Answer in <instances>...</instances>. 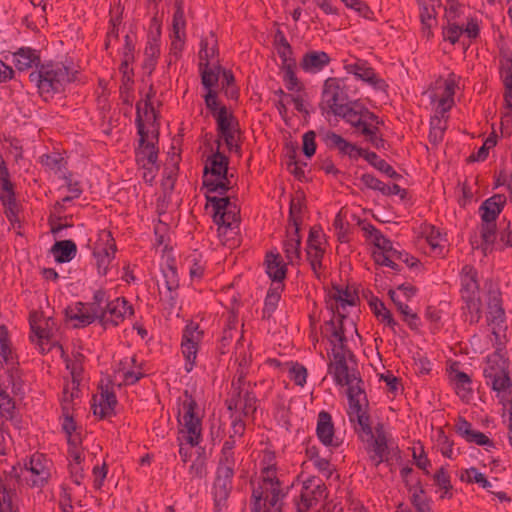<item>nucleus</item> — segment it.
I'll list each match as a JSON object with an SVG mask.
<instances>
[{"label":"nucleus","instance_id":"nucleus-1","mask_svg":"<svg viewBox=\"0 0 512 512\" xmlns=\"http://www.w3.org/2000/svg\"><path fill=\"white\" fill-rule=\"evenodd\" d=\"M262 461L261 476L257 484L253 483L251 512H282V500L287 492L277 476L275 464Z\"/></svg>","mask_w":512,"mask_h":512},{"label":"nucleus","instance_id":"nucleus-2","mask_svg":"<svg viewBox=\"0 0 512 512\" xmlns=\"http://www.w3.org/2000/svg\"><path fill=\"white\" fill-rule=\"evenodd\" d=\"M29 79L35 83L40 95L47 99L62 92L65 85L74 81L75 77L63 63L48 62L31 72Z\"/></svg>","mask_w":512,"mask_h":512},{"label":"nucleus","instance_id":"nucleus-3","mask_svg":"<svg viewBox=\"0 0 512 512\" xmlns=\"http://www.w3.org/2000/svg\"><path fill=\"white\" fill-rule=\"evenodd\" d=\"M242 459L236 454L220 453L218 457L215 480L213 483V499L216 512H222L232 490L233 478Z\"/></svg>","mask_w":512,"mask_h":512},{"label":"nucleus","instance_id":"nucleus-4","mask_svg":"<svg viewBox=\"0 0 512 512\" xmlns=\"http://www.w3.org/2000/svg\"><path fill=\"white\" fill-rule=\"evenodd\" d=\"M207 203L213 208V220L218 225V235L226 244L230 238L238 233L240 222V209L231 202L229 197H218L205 194Z\"/></svg>","mask_w":512,"mask_h":512},{"label":"nucleus","instance_id":"nucleus-5","mask_svg":"<svg viewBox=\"0 0 512 512\" xmlns=\"http://www.w3.org/2000/svg\"><path fill=\"white\" fill-rule=\"evenodd\" d=\"M229 159L219 151L209 155L203 169V187L206 194L225 195L232 188V177L228 175Z\"/></svg>","mask_w":512,"mask_h":512},{"label":"nucleus","instance_id":"nucleus-6","mask_svg":"<svg viewBox=\"0 0 512 512\" xmlns=\"http://www.w3.org/2000/svg\"><path fill=\"white\" fill-rule=\"evenodd\" d=\"M347 396L349 402L348 416L352 423H357L362 432H371L370 417L367 413L368 400L363 380L357 374L349 379Z\"/></svg>","mask_w":512,"mask_h":512},{"label":"nucleus","instance_id":"nucleus-7","mask_svg":"<svg viewBox=\"0 0 512 512\" xmlns=\"http://www.w3.org/2000/svg\"><path fill=\"white\" fill-rule=\"evenodd\" d=\"M461 298L463 309L469 315L471 324L478 323L482 314V302L479 295V281L477 270L471 265H465L460 272Z\"/></svg>","mask_w":512,"mask_h":512},{"label":"nucleus","instance_id":"nucleus-8","mask_svg":"<svg viewBox=\"0 0 512 512\" xmlns=\"http://www.w3.org/2000/svg\"><path fill=\"white\" fill-rule=\"evenodd\" d=\"M182 412L180 434L189 445L197 446L202 441V421L198 414V404L187 391L182 404Z\"/></svg>","mask_w":512,"mask_h":512},{"label":"nucleus","instance_id":"nucleus-9","mask_svg":"<svg viewBox=\"0 0 512 512\" xmlns=\"http://www.w3.org/2000/svg\"><path fill=\"white\" fill-rule=\"evenodd\" d=\"M52 462L41 453H35L24 461L22 474L31 489L42 490L51 478Z\"/></svg>","mask_w":512,"mask_h":512},{"label":"nucleus","instance_id":"nucleus-10","mask_svg":"<svg viewBox=\"0 0 512 512\" xmlns=\"http://www.w3.org/2000/svg\"><path fill=\"white\" fill-rule=\"evenodd\" d=\"M486 384L498 392L503 393L512 387L508 373V362L501 350L495 351L487 358V365L483 370Z\"/></svg>","mask_w":512,"mask_h":512},{"label":"nucleus","instance_id":"nucleus-11","mask_svg":"<svg viewBox=\"0 0 512 512\" xmlns=\"http://www.w3.org/2000/svg\"><path fill=\"white\" fill-rule=\"evenodd\" d=\"M0 202L11 226L19 225L20 205L16 199L15 185L4 160L0 161Z\"/></svg>","mask_w":512,"mask_h":512},{"label":"nucleus","instance_id":"nucleus-12","mask_svg":"<svg viewBox=\"0 0 512 512\" xmlns=\"http://www.w3.org/2000/svg\"><path fill=\"white\" fill-rule=\"evenodd\" d=\"M348 104V94L343 80L334 77L326 79L322 90L321 109L336 115Z\"/></svg>","mask_w":512,"mask_h":512},{"label":"nucleus","instance_id":"nucleus-13","mask_svg":"<svg viewBox=\"0 0 512 512\" xmlns=\"http://www.w3.org/2000/svg\"><path fill=\"white\" fill-rule=\"evenodd\" d=\"M335 116L342 117L354 128L355 133L362 136L366 132H370L369 128H371L374 123L379 120L377 115L356 102L349 103L343 107L341 112L337 113Z\"/></svg>","mask_w":512,"mask_h":512},{"label":"nucleus","instance_id":"nucleus-14","mask_svg":"<svg viewBox=\"0 0 512 512\" xmlns=\"http://www.w3.org/2000/svg\"><path fill=\"white\" fill-rule=\"evenodd\" d=\"M354 354L349 349L342 350L341 347L332 348L330 361L328 363V373L332 375L337 385L344 386L349 383V379L357 373L348 366V360L352 361Z\"/></svg>","mask_w":512,"mask_h":512},{"label":"nucleus","instance_id":"nucleus-15","mask_svg":"<svg viewBox=\"0 0 512 512\" xmlns=\"http://www.w3.org/2000/svg\"><path fill=\"white\" fill-rule=\"evenodd\" d=\"M136 125L139 135V147L136 151V160L142 166H158V150L153 142L148 141V131L145 129L144 120L142 118L141 104L137 105Z\"/></svg>","mask_w":512,"mask_h":512},{"label":"nucleus","instance_id":"nucleus-16","mask_svg":"<svg viewBox=\"0 0 512 512\" xmlns=\"http://www.w3.org/2000/svg\"><path fill=\"white\" fill-rule=\"evenodd\" d=\"M326 486L318 477L311 476L303 482L302 491L295 499L297 512H307L319 501L326 498Z\"/></svg>","mask_w":512,"mask_h":512},{"label":"nucleus","instance_id":"nucleus-17","mask_svg":"<svg viewBox=\"0 0 512 512\" xmlns=\"http://www.w3.org/2000/svg\"><path fill=\"white\" fill-rule=\"evenodd\" d=\"M217 122V129L220 136L224 139L228 149L230 151H238L240 146L238 144L239 139V123L238 120L229 113L225 106L219 108V110L213 114Z\"/></svg>","mask_w":512,"mask_h":512},{"label":"nucleus","instance_id":"nucleus-18","mask_svg":"<svg viewBox=\"0 0 512 512\" xmlns=\"http://www.w3.org/2000/svg\"><path fill=\"white\" fill-rule=\"evenodd\" d=\"M485 287L487 288V322L492 326L493 334L497 336L496 329H501L506 319L501 292L492 282L486 283Z\"/></svg>","mask_w":512,"mask_h":512},{"label":"nucleus","instance_id":"nucleus-19","mask_svg":"<svg viewBox=\"0 0 512 512\" xmlns=\"http://www.w3.org/2000/svg\"><path fill=\"white\" fill-rule=\"evenodd\" d=\"M364 433L370 438L367 449L370 453V460L373 462V464L378 466L382 462H387L390 449L383 423H378L374 429L371 428L370 433Z\"/></svg>","mask_w":512,"mask_h":512},{"label":"nucleus","instance_id":"nucleus-20","mask_svg":"<svg viewBox=\"0 0 512 512\" xmlns=\"http://www.w3.org/2000/svg\"><path fill=\"white\" fill-rule=\"evenodd\" d=\"M344 68L347 73L354 75L357 79L377 91L385 92L388 88L386 81L382 79L365 60L357 59L353 63L345 64Z\"/></svg>","mask_w":512,"mask_h":512},{"label":"nucleus","instance_id":"nucleus-21","mask_svg":"<svg viewBox=\"0 0 512 512\" xmlns=\"http://www.w3.org/2000/svg\"><path fill=\"white\" fill-rule=\"evenodd\" d=\"M201 339L202 331L199 330V325L194 322L188 323L183 331L181 342L182 353L186 360L185 370L187 372H190L194 367L198 344Z\"/></svg>","mask_w":512,"mask_h":512},{"label":"nucleus","instance_id":"nucleus-22","mask_svg":"<svg viewBox=\"0 0 512 512\" xmlns=\"http://www.w3.org/2000/svg\"><path fill=\"white\" fill-rule=\"evenodd\" d=\"M134 314L133 307L124 297L107 302L101 315V325L106 329L118 326L127 316Z\"/></svg>","mask_w":512,"mask_h":512},{"label":"nucleus","instance_id":"nucleus-23","mask_svg":"<svg viewBox=\"0 0 512 512\" xmlns=\"http://www.w3.org/2000/svg\"><path fill=\"white\" fill-rule=\"evenodd\" d=\"M256 396L247 390L231 393L230 398L226 401L228 410H240L243 416H252L256 411Z\"/></svg>","mask_w":512,"mask_h":512},{"label":"nucleus","instance_id":"nucleus-24","mask_svg":"<svg viewBox=\"0 0 512 512\" xmlns=\"http://www.w3.org/2000/svg\"><path fill=\"white\" fill-rule=\"evenodd\" d=\"M334 424L331 415L321 411L317 418L316 434L321 443L325 446L338 447L339 441L334 437Z\"/></svg>","mask_w":512,"mask_h":512},{"label":"nucleus","instance_id":"nucleus-25","mask_svg":"<svg viewBox=\"0 0 512 512\" xmlns=\"http://www.w3.org/2000/svg\"><path fill=\"white\" fill-rule=\"evenodd\" d=\"M162 275L167 290L165 298L171 306H174L178 296L179 277L173 259L166 261V264L162 267Z\"/></svg>","mask_w":512,"mask_h":512},{"label":"nucleus","instance_id":"nucleus-26","mask_svg":"<svg viewBox=\"0 0 512 512\" xmlns=\"http://www.w3.org/2000/svg\"><path fill=\"white\" fill-rule=\"evenodd\" d=\"M0 356L3 361H0L1 373L6 377V372L10 369L18 370L17 361L15 360L12 350L11 343L9 340V332L4 324L0 325Z\"/></svg>","mask_w":512,"mask_h":512},{"label":"nucleus","instance_id":"nucleus-27","mask_svg":"<svg viewBox=\"0 0 512 512\" xmlns=\"http://www.w3.org/2000/svg\"><path fill=\"white\" fill-rule=\"evenodd\" d=\"M506 202L507 197L504 194H494L483 201L479 207L481 220L483 222H490V220L496 221Z\"/></svg>","mask_w":512,"mask_h":512},{"label":"nucleus","instance_id":"nucleus-28","mask_svg":"<svg viewBox=\"0 0 512 512\" xmlns=\"http://www.w3.org/2000/svg\"><path fill=\"white\" fill-rule=\"evenodd\" d=\"M12 61L19 71L28 70L33 66H36L38 69L40 66V55L35 49L22 47L13 53Z\"/></svg>","mask_w":512,"mask_h":512},{"label":"nucleus","instance_id":"nucleus-29","mask_svg":"<svg viewBox=\"0 0 512 512\" xmlns=\"http://www.w3.org/2000/svg\"><path fill=\"white\" fill-rule=\"evenodd\" d=\"M329 55L324 51H309L300 61V67L309 73H317L330 63Z\"/></svg>","mask_w":512,"mask_h":512},{"label":"nucleus","instance_id":"nucleus-30","mask_svg":"<svg viewBox=\"0 0 512 512\" xmlns=\"http://www.w3.org/2000/svg\"><path fill=\"white\" fill-rule=\"evenodd\" d=\"M343 319L339 318L338 323L331 319L325 323V335L332 345V348L341 347L342 350L349 349L347 346V338L343 328Z\"/></svg>","mask_w":512,"mask_h":512},{"label":"nucleus","instance_id":"nucleus-31","mask_svg":"<svg viewBox=\"0 0 512 512\" xmlns=\"http://www.w3.org/2000/svg\"><path fill=\"white\" fill-rule=\"evenodd\" d=\"M117 399L115 393L108 388H102L98 403L93 405L94 414L100 418H106L114 414Z\"/></svg>","mask_w":512,"mask_h":512},{"label":"nucleus","instance_id":"nucleus-32","mask_svg":"<svg viewBox=\"0 0 512 512\" xmlns=\"http://www.w3.org/2000/svg\"><path fill=\"white\" fill-rule=\"evenodd\" d=\"M450 379L454 384L457 395L463 400H468L472 393V381L470 376L467 373L458 370L455 363L451 366Z\"/></svg>","mask_w":512,"mask_h":512},{"label":"nucleus","instance_id":"nucleus-33","mask_svg":"<svg viewBox=\"0 0 512 512\" xmlns=\"http://www.w3.org/2000/svg\"><path fill=\"white\" fill-rule=\"evenodd\" d=\"M301 237L299 228H287V236L284 241V253L290 264L300 260Z\"/></svg>","mask_w":512,"mask_h":512},{"label":"nucleus","instance_id":"nucleus-34","mask_svg":"<svg viewBox=\"0 0 512 512\" xmlns=\"http://www.w3.org/2000/svg\"><path fill=\"white\" fill-rule=\"evenodd\" d=\"M500 79L503 84V98L507 107L512 108V58L500 60Z\"/></svg>","mask_w":512,"mask_h":512},{"label":"nucleus","instance_id":"nucleus-35","mask_svg":"<svg viewBox=\"0 0 512 512\" xmlns=\"http://www.w3.org/2000/svg\"><path fill=\"white\" fill-rule=\"evenodd\" d=\"M66 317L76 321L75 327H86L93 323V317L83 302H76L65 309Z\"/></svg>","mask_w":512,"mask_h":512},{"label":"nucleus","instance_id":"nucleus-36","mask_svg":"<svg viewBox=\"0 0 512 512\" xmlns=\"http://www.w3.org/2000/svg\"><path fill=\"white\" fill-rule=\"evenodd\" d=\"M266 273L276 284H281L286 276V266L279 254L268 253L266 255Z\"/></svg>","mask_w":512,"mask_h":512},{"label":"nucleus","instance_id":"nucleus-37","mask_svg":"<svg viewBox=\"0 0 512 512\" xmlns=\"http://www.w3.org/2000/svg\"><path fill=\"white\" fill-rule=\"evenodd\" d=\"M331 298L335 301L336 310L339 318H345L343 311L346 306H355L358 301V296L355 292L349 289H335L331 294Z\"/></svg>","mask_w":512,"mask_h":512},{"label":"nucleus","instance_id":"nucleus-38","mask_svg":"<svg viewBox=\"0 0 512 512\" xmlns=\"http://www.w3.org/2000/svg\"><path fill=\"white\" fill-rule=\"evenodd\" d=\"M51 253L57 262H69L76 256L77 246L72 240L57 241L52 246Z\"/></svg>","mask_w":512,"mask_h":512},{"label":"nucleus","instance_id":"nucleus-39","mask_svg":"<svg viewBox=\"0 0 512 512\" xmlns=\"http://www.w3.org/2000/svg\"><path fill=\"white\" fill-rule=\"evenodd\" d=\"M388 295L397 307L398 311L403 315V320L407 322L408 326L413 330L417 329L419 320L418 315L412 312L409 306L404 303V301L400 298L399 293L393 289H390Z\"/></svg>","mask_w":512,"mask_h":512},{"label":"nucleus","instance_id":"nucleus-40","mask_svg":"<svg viewBox=\"0 0 512 512\" xmlns=\"http://www.w3.org/2000/svg\"><path fill=\"white\" fill-rule=\"evenodd\" d=\"M425 240L430 246L431 252L441 255L445 247L446 239L434 226L425 227L423 230Z\"/></svg>","mask_w":512,"mask_h":512},{"label":"nucleus","instance_id":"nucleus-41","mask_svg":"<svg viewBox=\"0 0 512 512\" xmlns=\"http://www.w3.org/2000/svg\"><path fill=\"white\" fill-rule=\"evenodd\" d=\"M115 244H111L109 247L96 249L93 253L96 259V265L98 268V273L100 275H106L108 271V267L114 258L115 255Z\"/></svg>","mask_w":512,"mask_h":512},{"label":"nucleus","instance_id":"nucleus-42","mask_svg":"<svg viewBox=\"0 0 512 512\" xmlns=\"http://www.w3.org/2000/svg\"><path fill=\"white\" fill-rule=\"evenodd\" d=\"M31 335L30 339L36 343L41 353H47L52 349L53 344L50 341L49 332L44 328L37 326L34 322L30 323Z\"/></svg>","mask_w":512,"mask_h":512},{"label":"nucleus","instance_id":"nucleus-43","mask_svg":"<svg viewBox=\"0 0 512 512\" xmlns=\"http://www.w3.org/2000/svg\"><path fill=\"white\" fill-rule=\"evenodd\" d=\"M370 306L379 321L386 324L394 333H396V327L398 323L394 320L389 309L386 308L385 304L375 299L370 302Z\"/></svg>","mask_w":512,"mask_h":512},{"label":"nucleus","instance_id":"nucleus-44","mask_svg":"<svg viewBox=\"0 0 512 512\" xmlns=\"http://www.w3.org/2000/svg\"><path fill=\"white\" fill-rule=\"evenodd\" d=\"M216 39L211 33L210 36L205 37L201 40L199 58V67L208 66L209 60L215 56L216 53Z\"/></svg>","mask_w":512,"mask_h":512},{"label":"nucleus","instance_id":"nucleus-45","mask_svg":"<svg viewBox=\"0 0 512 512\" xmlns=\"http://www.w3.org/2000/svg\"><path fill=\"white\" fill-rule=\"evenodd\" d=\"M282 284H276L269 288L263 308L264 317H270L276 310L279 300L281 298Z\"/></svg>","mask_w":512,"mask_h":512},{"label":"nucleus","instance_id":"nucleus-46","mask_svg":"<svg viewBox=\"0 0 512 512\" xmlns=\"http://www.w3.org/2000/svg\"><path fill=\"white\" fill-rule=\"evenodd\" d=\"M156 95V91L153 87V85H150L149 91L146 94V98L144 101H139L138 104H141L142 108V118L144 120V123L153 124L156 121V111L152 105L151 99Z\"/></svg>","mask_w":512,"mask_h":512},{"label":"nucleus","instance_id":"nucleus-47","mask_svg":"<svg viewBox=\"0 0 512 512\" xmlns=\"http://www.w3.org/2000/svg\"><path fill=\"white\" fill-rule=\"evenodd\" d=\"M322 139L328 148L336 149L342 155H345V153H347V150L349 149L351 144V142H348L342 136L333 131H327L323 135Z\"/></svg>","mask_w":512,"mask_h":512},{"label":"nucleus","instance_id":"nucleus-48","mask_svg":"<svg viewBox=\"0 0 512 512\" xmlns=\"http://www.w3.org/2000/svg\"><path fill=\"white\" fill-rule=\"evenodd\" d=\"M201 71V81L204 88L208 91H214L213 87H215L219 81L221 68L220 66L211 68L209 65L199 67Z\"/></svg>","mask_w":512,"mask_h":512},{"label":"nucleus","instance_id":"nucleus-49","mask_svg":"<svg viewBox=\"0 0 512 512\" xmlns=\"http://www.w3.org/2000/svg\"><path fill=\"white\" fill-rule=\"evenodd\" d=\"M365 160L368 161L373 167L379 171L385 173L390 178L397 179L400 175L394 170V168L388 164L384 159L379 158L375 152H369L365 154Z\"/></svg>","mask_w":512,"mask_h":512},{"label":"nucleus","instance_id":"nucleus-50","mask_svg":"<svg viewBox=\"0 0 512 512\" xmlns=\"http://www.w3.org/2000/svg\"><path fill=\"white\" fill-rule=\"evenodd\" d=\"M303 200L300 197L292 198L289 209V228H299L302 222Z\"/></svg>","mask_w":512,"mask_h":512},{"label":"nucleus","instance_id":"nucleus-51","mask_svg":"<svg viewBox=\"0 0 512 512\" xmlns=\"http://www.w3.org/2000/svg\"><path fill=\"white\" fill-rule=\"evenodd\" d=\"M461 480H466L469 483H477L485 489H489L492 486L485 475L479 472L475 467L466 469L461 475Z\"/></svg>","mask_w":512,"mask_h":512},{"label":"nucleus","instance_id":"nucleus-52","mask_svg":"<svg viewBox=\"0 0 512 512\" xmlns=\"http://www.w3.org/2000/svg\"><path fill=\"white\" fill-rule=\"evenodd\" d=\"M496 223L493 220L490 222H483L480 227V234L483 241L484 249L492 245L495 241Z\"/></svg>","mask_w":512,"mask_h":512},{"label":"nucleus","instance_id":"nucleus-53","mask_svg":"<svg viewBox=\"0 0 512 512\" xmlns=\"http://www.w3.org/2000/svg\"><path fill=\"white\" fill-rule=\"evenodd\" d=\"M383 122L379 119L377 120L374 125L369 128L370 132H366L363 136L365 139L370 142L375 148L380 149L384 147L385 141L384 139L379 135V129L380 125H382Z\"/></svg>","mask_w":512,"mask_h":512},{"label":"nucleus","instance_id":"nucleus-54","mask_svg":"<svg viewBox=\"0 0 512 512\" xmlns=\"http://www.w3.org/2000/svg\"><path fill=\"white\" fill-rule=\"evenodd\" d=\"M434 482L435 484L442 490H444V494L441 496L442 498L446 497L448 492L452 489L450 476L444 467H441L434 474Z\"/></svg>","mask_w":512,"mask_h":512},{"label":"nucleus","instance_id":"nucleus-55","mask_svg":"<svg viewBox=\"0 0 512 512\" xmlns=\"http://www.w3.org/2000/svg\"><path fill=\"white\" fill-rule=\"evenodd\" d=\"M409 490L412 492V504L416 510L418 512H429V506L425 500L422 487L414 486L413 488H409Z\"/></svg>","mask_w":512,"mask_h":512},{"label":"nucleus","instance_id":"nucleus-56","mask_svg":"<svg viewBox=\"0 0 512 512\" xmlns=\"http://www.w3.org/2000/svg\"><path fill=\"white\" fill-rule=\"evenodd\" d=\"M462 34L463 26L457 25L455 23L448 22L447 26L443 27V39L449 41L451 44H455Z\"/></svg>","mask_w":512,"mask_h":512},{"label":"nucleus","instance_id":"nucleus-57","mask_svg":"<svg viewBox=\"0 0 512 512\" xmlns=\"http://www.w3.org/2000/svg\"><path fill=\"white\" fill-rule=\"evenodd\" d=\"M455 430L462 438H464L469 443L473 438L474 433L476 432V430L472 428L471 423L468 422L463 417H459L457 419V422L455 424Z\"/></svg>","mask_w":512,"mask_h":512},{"label":"nucleus","instance_id":"nucleus-58","mask_svg":"<svg viewBox=\"0 0 512 512\" xmlns=\"http://www.w3.org/2000/svg\"><path fill=\"white\" fill-rule=\"evenodd\" d=\"M310 461L312 462L313 466L320 472L324 477L329 479L333 474V468L330 462L320 457L319 455L310 456Z\"/></svg>","mask_w":512,"mask_h":512},{"label":"nucleus","instance_id":"nucleus-59","mask_svg":"<svg viewBox=\"0 0 512 512\" xmlns=\"http://www.w3.org/2000/svg\"><path fill=\"white\" fill-rule=\"evenodd\" d=\"M294 65L295 64H289V65H286L283 67V70H284L283 79L286 83V88L289 91L300 90V88H301L299 85L298 78L294 72Z\"/></svg>","mask_w":512,"mask_h":512},{"label":"nucleus","instance_id":"nucleus-60","mask_svg":"<svg viewBox=\"0 0 512 512\" xmlns=\"http://www.w3.org/2000/svg\"><path fill=\"white\" fill-rule=\"evenodd\" d=\"M290 379L298 386L303 387L307 379V369L301 364H294L289 370Z\"/></svg>","mask_w":512,"mask_h":512},{"label":"nucleus","instance_id":"nucleus-61","mask_svg":"<svg viewBox=\"0 0 512 512\" xmlns=\"http://www.w3.org/2000/svg\"><path fill=\"white\" fill-rule=\"evenodd\" d=\"M130 64L131 63H127L126 65H125V63L120 64L119 71L122 74V84L120 87L121 90H126V91L130 90L134 83V81H133L134 72H133V69L130 68Z\"/></svg>","mask_w":512,"mask_h":512},{"label":"nucleus","instance_id":"nucleus-62","mask_svg":"<svg viewBox=\"0 0 512 512\" xmlns=\"http://www.w3.org/2000/svg\"><path fill=\"white\" fill-rule=\"evenodd\" d=\"M497 245L500 250L512 247V221H508L506 227L500 231Z\"/></svg>","mask_w":512,"mask_h":512},{"label":"nucleus","instance_id":"nucleus-63","mask_svg":"<svg viewBox=\"0 0 512 512\" xmlns=\"http://www.w3.org/2000/svg\"><path fill=\"white\" fill-rule=\"evenodd\" d=\"M307 259L314 272L321 268V262L324 254L322 248H306Z\"/></svg>","mask_w":512,"mask_h":512},{"label":"nucleus","instance_id":"nucleus-64","mask_svg":"<svg viewBox=\"0 0 512 512\" xmlns=\"http://www.w3.org/2000/svg\"><path fill=\"white\" fill-rule=\"evenodd\" d=\"M315 137L316 134L314 131H308L303 135V152L305 156L308 158L312 157L315 154Z\"/></svg>","mask_w":512,"mask_h":512}]
</instances>
